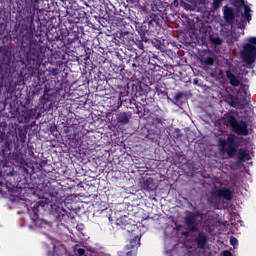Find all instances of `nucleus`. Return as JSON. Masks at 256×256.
<instances>
[{
    "instance_id": "nucleus-1",
    "label": "nucleus",
    "mask_w": 256,
    "mask_h": 256,
    "mask_svg": "<svg viewBox=\"0 0 256 256\" xmlns=\"http://www.w3.org/2000/svg\"><path fill=\"white\" fill-rule=\"evenodd\" d=\"M233 7H223L224 21L228 25H236L237 29H245V20L251 21V7L245 4V0H229ZM245 19V20H243Z\"/></svg>"
},
{
    "instance_id": "nucleus-2",
    "label": "nucleus",
    "mask_w": 256,
    "mask_h": 256,
    "mask_svg": "<svg viewBox=\"0 0 256 256\" xmlns=\"http://www.w3.org/2000/svg\"><path fill=\"white\" fill-rule=\"evenodd\" d=\"M28 49L23 65L28 69L41 67V63H43V59H45V46L41 45L31 36L29 38Z\"/></svg>"
},
{
    "instance_id": "nucleus-3",
    "label": "nucleus",
    "mask_w": 256,
    "mask_h": 256,
    "mask_svg": "<svg viewBox=\"0 0 256 256\" xmlns=\"http://www.w3.org/2000/svg\"><path fill=\"white\" fill-rule=\"evenodd\" d=\"M44 201L45 202L41 200L38 203L34 204L33 206L34 223L39 227H43V225L47 224V222L37 219V217H39L37 213H39V209L41 208L45 209V207H49V206L52 208V215H54V217H56L58 221H63V217L67 215V210L64 209L63 207L55 205V203H53V197L51 198V200H49L48 198H45Z\"/></svg>"
},
{
    "instance_id": "nucleus-4",
    "label": "nucleus",
    "mask_w": 256,
    "mask_h": 256,
    "mask_svg": "<svg viewBox=\"0 0 256 256\" xmlns=\"http://www.w3.org/2000/svg\"><path fill=\"white\" fill-rule=\"evenodd\" d=\"M0 55L3 62L0 64V79H9L13 77V72L15 68L11 66V61H13V51L11 47L4 45L0 46Z\"/></svg>"
},
{
    "instance_id": "nucleus-5",
    "label": "nucleus",
    "mask_w": 256,
    "mask_h": 256,
    "mask_svg": "<svg viewBox=\"0 0 256 256\" xmlns=\"http://www.w3.org/2000/svg\"><path fill=\"white\" fill-rule=\"evenodd\" d=\"M223 124L226 127H230V129L236 133V135H249V128L247 122L237 120V116L233 115L232 113H226L222 118Z\"/></svg>"
},
{
    "instance_id": "nucleus-6",
    "label": "nucleus",
    "mask_w": 256,
    "mask_h": 256,
    "mask_svg": "<svg viewBox=\"0 0 256 256\" xmlns=\"http://www.w3.org/2000/svg\"><path fill=\"white\" fill-rule=\"evenodd\" d=\"M221 153H227L228 157L233 158L237 153V142L235 141V135L230 134L227 139H218Z\"/></svg>"
},
{
    "instance_id": "nucleus-7",
    "label": "nucleus",
    "mask_w": 256,
    "mask_h": 256,
    "mask_svg": "<svg viewBox=\"0 0 256 256\" xmlns=\"http://www.w3.org/2000/svg\"><path fill=\"white\" fill-rule=\"evenodd\" d=\"M70 30H61V35L57 34L55 36L56 41H66L67 45H72L76 41H79V27L77 25L70 24Z\"/></svg>"
},
{
    "instance_id": "nucleus-8",
    "label": "nucleus",
    "mask_w": 256,
    "mask_h": 256,
    "mask_svg": "<svg viewBox=\"0 0 256 256\" xmlns=\"http://www.w3.org/2000/svg\"><path fill=\"white\" fill-rule=\"evenodd\" d=\"M241 57L247 65H253L256 61V47L250 43L243 46Z\"/></svg>"
},
{
    "instance_id": "nucleus-9",
    "label": "nucleus",
    "mask_w": 256,
    "mask_h": 256,
    "mask_svg": "<svg viewBox=\"0 0 256 256\" xmlns=\"http://www.w3.org/2000/svg\"><path fill=\"white\" fill-rule=\"evenodd\" d=\"M199 217H201V212L199 211L186 215V227H188V231H190L191 233H196V231L199 229V222L197 221Z\"/></svg>"
},
{
    "instance_id": "nucleus-10",
    "label": "nucleus",
    "mask_w": 256,
    "mask_h": 256,
    "mask_svg": "<svg viewBox=\"0 0 256 256\" xmlns=\"http://www.w3.org/2000/svg\"><path fill=\"white\" fill-rule=\"evenodd\" d=\"M141 246V237L139 235L134 236L129 240V243L126 245V256L137 255V249Z\"/></svg>"
},
{
    "instance_id": "nucleus-11",
    "label": "nucleus",
    "mask_w": 256,
    "mask_h": 256,
    "mask_svg": "<svg viewBox=\"0 0 256 256\" xmlns=\"http://www.w3.org/2000/svg\"><path fill=\"white\" fill-rule=\"evenodd\" d=\"M213 199H225V201L233 200V191L231 189L223 187L221 189H217L211 192Z\"/></svg>"
},
{
    "instance_id": "nucleus-12",
    "label": "nucleus",
    "mask_w": 256,
    "mask_h": 256,
    "mask_svg": "<svg viewBox=\"0 0 256 256\" xmlns=\"http://www.w3.org/2000/svg\"><path fill=\"white\" fill-rule=\"evenodd\" d=\"M1 148L0 151L3 155H11V151H13V141L9 138H3L0 135Z\"/></svg>"
},
{
    "instance_id": "nucleus-13",
    "label": "nucleus",
    "mask_w": 256,
    "mask_h": 256,
    "mask_svg": "<svg viewBox=\"0 0 256 256\" xmlns=\"http://www.w3.org/2000/svg\"><path fill=\"white\" fill-rule=\"evenodd\" d=\"M116 225L120 229H123L124 231H127L128 233H131V231H133V227H135V226H132L129 217H127V216L120 217L119 219H117Z\"/></svg>"
},
{
    "instance_id": "nucleus-14",
    "label": "nucleus",
    "mask_w": 256,
    "mask_h": 256,
    "mask_svg": "<svg viewBox=\"0 0 256 256\" xmlns=\"http://www.w3.org/2000/svg\"><path fill=\"white\" fill-rule=\"evenodd\" d=\"M207 241H209V237L203 231L199 232L195 238V243L198 249H206Z\"/></svg>"
},
{
    "instance_id": "nucleus-15",
    "label": "nucleus",
    "mask_w": 256,
    "mask_h": 256,
    "mask_svg": "<svg viewBox=\"0 0 256 256\" xmlns=\"http://www.w3.org/2000/svg\"><path fill=\"white\" fill-rule=\"evenodd\" d=\"M38 85L41 89H44V93H49L53 90V87L49 85V80L45 77V74H38Z\"/></svg>"
},
{
    "instance_id": "nucleus-16",
    "label": "nucleus",
    "mask_w": 256,
    "mask_h": 256,
    "mask_svg": "<svg viewBox=\"0 0 256 256\" xmlns=\"http://www.w3.org/2000/svg\"><path fill=\"white\" fill-rule=\"evenodd\" d=\"M35 113L36 112L33 109L24 108L20 118L22 119V121L24 123H29V121H31V119H33L35 117Z\"/></svg>"
},
{
    "instance_id": "nucleus-17",
    "label": "nucleus",
    "mask_w": 256,
    "mask_h": 256,
    "mask_svg": "<svg viewBox=\"0 0 256 256\" xmlns=\"http://www.w3.org/2000/svg\"><path fill=\"white\" fill-rule=\"evenodd\" d=\"M130 120L131 114L129 112H120L116 115V121L120 123V125H127Z\"/></svg>"
},
{
    "instance_id": "nucleus-18",
    "label": "nucleus",
    "mask_w": 256,
    "mask_h": 256,
    "mask_svg": "<svg viewBox=\"0 0 256 256\" xmlns=\"http://www.w3.org/2000/svg\"><path fill=\"white\" fill-rule=\"evenodd\" d=\"M226 79H228L232 87H239V85H241V81L235 74H233V72H231V70L226 71Z\"/></svg>"
},
{
    "instance_id": "nucleus-19",
    "label": "nucleus",
    "mask_w": 256,
    "mask_h": 256,
    "mask_svg": "<svg viewBox=\"0 0 256 256\" xmlns=\"http://www.w3.org/2000/svg\"><path fill=\"white\" fill-rule=\"evenodd\" d=\"M81 18H83V16H81L79 9H76L73 14L68 17V23L69 25H77V23L81 21Z\"/></svg>"
},
{
    "instance_id": "nucleus-20",
    "label": "nucleus",
    "mask_w": 256,
    "mask_h": 256,
    "mask_svg": "<svg viewBox=\"0 0 256 256\" xmlns=\"http://www.w3.org/2000/svg\"><path fill=\"white\" fill-rule=\"evenodd\" d=\"M120 40L122 41L123 45L129 46L131 43H134L135 40H133V36H131V33L125 31L120 33Z\"/></svg>"
},
{
    "instance_id": "nucleus-21",
    "label": "nucleus",
    "mask_w": 256,
    "mask_h": 256,
    "mask_svg": "<svg viewBox=\"0 0 256 256\" xmlns=\"http://www.w3.org/2000/svg\"><path fill=\"white\" fill-rule=\"evenodd\" d=\"M226 102L229 103L231 107L241 106V102L239 101V98H237V96H234L233 94H228L226 96Z\"/></svg>"
},
{
    "instance_id": "nucleus-22",
    "label": "nucleus",
    "mask_w": 256,
    "mask_h": 256,
    "mask_svg": "<svg viewBox=\"0 0 256 256\" xmlns=\"http://www.w3.org/2000/svg\"><path fill=\"white\" fill-rule=\"evenodd\" d=\"M238 161H240V163H245V161H251V155L249 154V152H247V150L241 148L239 150Z\"/></svg>"
},
{
    "instance_id": "nucleus-23",
    "label": "nucleus",
    "mask_w": 256,
    "mask_h": 256,
    "mask_svg": "<svg viewBox=\"0 0 256 256\" xmlns=\"http://www.w3.org/2000/svg\"><path fill=\"white\" fill-rule=\"evenodd\" d=\"M16 139L21 143L22 147H25V143L27 141V131L19 129Z\"/></svg>"
},
{
    "instance_id": "nucleus-24",
    "label": "nucleus",
    "mask_w": 256,
    "mask_h": 256,
    "mask_svg": "<svg viewBox=\"0 0 256 256\" xmlns=\"http://www.w3.org/2000/svg\"><path fill=\"white\" fill-rule=\"evenodd\" d=\"M39 0H31V5H32V12L31 15L28 16V19L30 17L31 21H33V18L35 17V11L39 9Z\"/></svg>"
},
{
    "instance_id": "nucleus-25",
    "label": "nucleus",
    "mask_w": 256,
    "mask_h": 256,
    "mask_svg": "<svg viewBox=\"0 0 256 256\" xmlns=\"http://www.w3.org/2000/svg\"><path fill=\"white\" fill-rule=\"evenodd\" d=\"M210 43H212V45L215 47H219V45H223V39L219 36H211Z\"/></svg>"
},
{
    "instance_id": "nucleus-26",
    "label": "nucleus",
    "mask_w": 256,
    "mask_h": 256,
    "mask_svg": "<svg viewBox=\"0 0 256 256\" xmlns=\"http://www.w3.org/2000/svg\"><path fill=\"white\" fill-rule=\"evenodd\" d=\"M137 59H139L138 56L135 57V61H133V63H131V61L129 62L134 71H137V69H143V64L139 63V60Z\"/></svg>"
},
{
    "instance_id": "nucleus-27",
    "label": "nucleus",
    "mask_w": 256,
    "mask_h": 256,
    "mask_svg": "<svg viewBox=\"0 0 256 256\" xmlns=\"http://www.w3.org/2000/svg\"><path fill=\"white\" fill-rule=\"evenodd\" d=\"M183 99H185V94L183 92H178L174 96V101L180 105H183Z\"/></svg>"
},
{
    "instance_id": "nucleus-28",
    "label": "nucleus",
    "mask_w": 256,
    "mask_h": 256,
    "mask_svg": "<svg viewBox=\"0 0 256 256\" xmlns=\"http://www.w3.org/2000/svg\"><path fill=\"white\" fill-rule=\"evenodd\" d=\"M223 1L225 0H213L212 9H214V11H217V9H221V6L223 5Z\"/></svg>"
},
{
    "instance_id": "nucleus-29",
    "label": "nucleus",
    "mask_w": 256,
    "mask_h": 256,
    "mask_svg": "<svg viewBox=\"0 0 256 256\" xmlns=\"http://www.w3.org/2000/svg\"><path fill=\"white\" fill-rule=\"evenodd\" d=\"M202 63H203L204 65L211 66V65H214V64H215V59H214L213 57H211V56H208V57H206V58H204V59L202 60Z\"/></svg>"
},
{
    "instance_id": "nucleus-30",
    "label": "nucleus",
    "mask_w": 256,
    "mask_h": 256,
    "mask_svg": "<svg viewBox=\"0 0 256 256\" xmlns=\"http://www.w3.org/2000/svg\"><path fill=\"white\" fill-rule=\"evenodd\" d=\"M49 74L52 75V77H57V75H59V68H49Z\"/></svg>"
},
{
    "instance_id": "nucleus-31",
    "label": "nucleus",
    "mask_w": 256,
    "mask_h": 256,
    "mask_svg": "<svg viewBox=\"0 0 256 256\" xmlns=\"http://www.w3.org/2000/svg\"><path fill=\"white\" fill-rule=\"evenodd\" d=\"M174 133H175V138L176 139H181V137H183V134H181V129H179V128H176L174 130Z\"/></svg>"
},
{
    "instance_id": "nucleus-32",
    "label": "nucleus",
    "mask_w": 256,
    "mask_h": 256,
    "mask_svg": "<svg viewBox=\"0 0 256 256\" xmlns=\"http://www.w3.org/2000/svg\"><path fill=\"white\" fill-rule=\"evenodd\" d=\"M3 187H5V189H8L9 188V185L7 182H3V181H0V193H3Z\"/></svg>"
},
{
    "instance_id": "nucleus-33",
    "label": "nucleus",
    "mask_w": 256,
    "mask_h": 256,
    "mask_svg": "<svg viewBox=\"0 0 256 256\" xmlns=\"http://www.w3.org/2000/svg\"><path fill=\"white\" fill-rule=\"evenodd\" d=\"M241 89H242L244 95H245L246 97H249V95L247 94V91H249V86H248V85H245V84H244V85L241 84Z\"/></svg>"
},
{
    "instance_id": "nucleus-34",
    "label": "nucleus",
    "mask_w": 256,
    "mask_h": 256,
    "mask_svg": "<svg viewBox=\"0 0 256 256\" xmlns=\"http://www.w3.org/2000/svg\"><path fill=\"white\" fill-rule=\"evenodd\" d=\"M230 244L233 245V247H235V245H239V240H237V238H235L234 236H231Z\"/></svg>"
},
{
    "instance_id": "nucleus-35",
    "label": "nucleus",
    "mask_w": 256,
    "mask_h": 256,
    "mask_svg": "<svg viewBox=\"0 0 256 256\" xmlns=\"http://www.w3.org/2000/svg\"><path fill=\"white\" fill-rule=\"evenodd\" d=\"M248 43H249L250 45H253V46L255 47V45H256V37H250V38L248 39Z\"/></svg>"
},
{
    "instance_id": "nucleus-36",
    "label": "nucleus",
    "mask_w": 256,
    "mask_h": 256,
    "mask_svg": "<svg viewBox=\"0 0 256 256\" xmlns=\"http://www.w3.org/2000/svg\"><path fill=\"white\" fill-rule=\"evenodd\" d=\"M222 255L223 256H233V253H231V251H229V250H225L222 252Z\"/></svg>"
},
{
    "instance_id": "nucleus-37",
    "label": "nucleus",
    "mask_w": 256,
    "mask_h": 256,
    "mask_svg": "<svg viewBox=\"0 0 256 256\" xmlns=\"http://www.w3.org/2000/svg\"><path fill=\"white\" fill-rule=\"evenodd\" d=\"M57 256H69L66 250H62L61 253L57 254Z\"/></svg>"
},
{
    "instance_id": "nucleus-38",
    "label": "nucleus",
    "mask_w": 256,
    "mask_h": 256,
    "mask_svg": "<svg viewBox=\"0 0 256 256\" xmlns=\"http://www.w3.org/2000/svg\"><path fill=\"white\" fill-rule=\"evenodd\" d=\"M153 123H162L161 118H154Z\"/></svg>"
},
{
    "instance_id": "nucleus-39",
    "label": "nucleus",
    "mask_w": 256,
    "mask_h": 256,
    "mask_svg": "<svg viewBox=\"0 0 256 256\" xmlns=\"http://www.w3.org/2000/svg\"><path fill=\"white\" fill-rule=\"evenodd\" d=\"M142 61H143V63L149 64V59H147V58H142Z\"/></svg>"
},
{
    "instance_id": "nucleus-40",
    "label": "nucleus",
    "mask_w": 256,
    "mask_h": 256,
    "mask_svg": "<svg viewBox=\"0 0 256 256\" xmlns=\"http://www.w3.org/2000/svg\"><path fill=\"white\" fill-rule=\"evenodd\" d=\"M143 47H144V46H143V43H140V44H139V49H141V51H143Z\"/></svg>"
},
{
    "instance_id": "nucleus-41",
    "label": "nucleus",
    "mask_w": 256,
    "mask_h": 256,
    "mask_svg": "<svg viewBox=\"0 0 256 256\" xmlns=\"http://www.w3.org/2000/svg\"><path fill=\"white\" fill-rule=\"evenodd\" d=\"M3 81H5V79H0V83H3Z\"/></svg>"
},
{
    "instance_id": "nucleus-42",
    "label": "nucleus",
    "mask_w": 256,
    "mask_h": 256,
    "mask_svg": "<svg viewBox=\"0 0 256 256\" xmlns=\"http://www.w3.org/2000/svg\"><path fill=\"white\" fill-rule=\"evenodd\" d=\"M120 21H121V23H123L124 19H123V18H121V19H120Z\"/></svg>"
}]
</instances>
